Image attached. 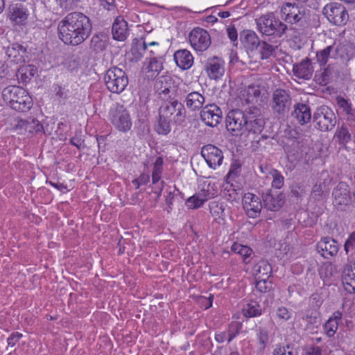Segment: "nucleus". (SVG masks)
<instances>
[{
    "label": "nucleus",
    "mask_w": 355,
    "mask_h": 355,
    "mask_svg": "<svg viewBox=\"0 0 355 355\" xmlns=\"http://www.w3.org/2000/svg\"><path fill=\"white\" fill-rule=\"evenodd\" d=\"M226 128L232 135H258L264 127L265 121L257 107H250L245 111L232 110L227 115Z\"/></svg>",
    "instance_id": "1"
},
{
    "label": "nucleus",
    "mask_w": 355,
    "mask_h": 355,
    "mask_svg": "<svg viewBox=\"0 0 355 355\" xmlns=\"http://www.w3.org/2000/svg\"><path fill=\"white\" fill-rule=\"evenodd\" d=\"M91 31L89 17L79 12L67 14L58 25V37L66 45L82 44L89 37Z\"/></svg>",
    "instance_id": "2"
},
{
    "label": "nucleus",
    "mask_w": 355,
    "mask_h": 355,
    "mask_svg": "<svg viewBox=\"0 0 355 355\" xmlns=\"http://www.w3.org/2000/svg\"><path fill=\"white\" fill-rule=\"evenodd\" d=\"M2 97L12 109L18 112H28L33 105V99L28 92L19 86L6 87L2 92Z\"/></svg>",
    "instance_id": "3"
},
{
    "label": "nucleus",
    "mask_w": 355,
    "mask_h": 355,
    "mask_svg": "<svg viewBox=\"0 0 355 355\" xmlns=\"http://www.w3.org/2000/svg\"><path fill=\"white\" fill-rule=\"evenodd\" d=\"M258 31L262 35L272 39L281 38L290 29L288 26L273 13L263 15L256 19Z\"/></svg>",
    "instance_id": "4"
},
{
    "label": "nucleus",
    "mask_w": 355,
    "mask_h": 355,
    "mask_svg": "<svg viewBox=\"0 0 355 355\" xmlns=\"http://www.w3.org/2000/svg\"><path fill=\"white\" fill-rule=\"evenodd\" d=\"M108 119L119 131L127 132L131 129L132 120L127 109L119 103L114 104L108 112Z\"/></svg>",
    "instance_id": "5"
},
{
    "label": "nucleus",
    "mask_w": 355,
    "mask_h": 355,
    "mask_svg": "<svg viewBox=\"0 0 355 355\" xmlns=\"http://www.w3.org/2000/svg\"><path fill=\"white\" fill-rule=\"evenodd\" d=\"M308 10L297 3H284L280 8L282 19L291 25H303L307 21Z\"/></svg>",
    "instance_id": "6"
},
{
    "label": "nucleus",
    "mask_w": 355,
    "mask_h": 355,
    "mask_svg": "<svg viewBox=\"0 0 355 355\" xmlns=\"http://www.w3.org/2000/svg\"><path fill=\"white\" fill-rule=\"evenodd\" d=\"M159 114L168 118L175 124L181 125L185 121L187 111L184 105L178 99L171 98L159 107Z\"/></svg>",
    "instance_id": "7"
},
{
    "label": "nucleus",
    "mask_w": 355,
    "mask_h": 355,
    "mask_svg": "<svg viewBox=\"0 0 355 355\" xmlns=\"http://www.w3.org/2000/svg\"><path fill=\"white\" fill-rule=\"evenodd\" d=\"M154 89L159 95H168L171 98L175 93V96L180 98V96L187 93L185 85L177 86L176 78L171 75H164L158 77L154 84Z\"/></svg>",
    "instance_id": "8"
},
{
    "label": "nucleus",
    "mask_w": 355,
    "mask_h": 355,
    "mask_svg": "<svg viewBox=\"0 0 355 355\" xmlns=\"http://www.w3.org/2000/svg\"><path fill=\"white\" fill-rule=\"evenodd\" d=\"M104 81L107 89L116 94L122 92L128 84V78L125 71L116 67L107 71Z\"/></svg>",
    "instance_id": "9"
},
{
    "label": "nucleus",
    "mask_w": 355,
    "mask_h": 355,
    "mask_svg": "<svg viewBox=\"0 0 355 355\" xmlns=\"http://www.w3.org/2000/svg\"><path fill=\"white\" fill-rule=\"evenodd\" d=\"M322 14L333 25L343 26L349 20V15L345 7L339 3L331 2L322 8Z\"/></svg>",
    "instance_id": "10"
},
{
    "label": "nucleus",
    "mask_w": 355,
    "mask_h": 355,
    "mask_svg": "<svg viewBox=\"0 0 355 355\" xmlns=\"http://www.w3.org/2000/svg\"><path fill=\"white\" fill-rule=\"evenodd\" d=\"M315 128L322 132L331 131L336 125V116L334 112L326 106L318 107L313 114Z\"/></svg>",
    "instance_id": "11"
},
{
    "label": "nucleus",
    "mask_w": 355,
    "mask_h": 355,
    "mask_svg": "<svg viewBox=\"0 0 355 355\" xmlns=\"http://www.w3.org/2000/svg\"><path fill=\"white\" fill-rule=\"evenodd\" d=\"M291 103V98L287 91L277 89L273 92L272 109L274 113L284 116L288 112Z\"/></svg>",
    "instance_id": "12"
},
{
    "label": "nucleus",
    "mask_w": 355,
    "mask_h": 355,
    "mask_svg": "<svg viewBox=\"0 0 355 355\" xmlns=\"http://www.w3.org/2000/svg\"><path fill=\"white\" fill-rule=\"evenodd\" d=\"M29 16L27 4L24 2H15L8 8V18L13 25L24 26Z\"/></svg>",
    "instance_id": "13"
},
{
    "label": "nucleus",
    "mask_w": 355,
    "mask_h": 355,
    "mask_svg": "<svg viewBox=\"0 0 355 355\" xmlns=\"http://www.w3.org/2000/svg\"><path fill=\"white\" fill-rule=\"evenodd\" d=\"M189 40L191 46L198 51L207 50L211 44V37L208 32L199 27L190 32Z\"/></svg>",
    "instance_id": "14"
},
{
    "label": "nucleus",
    "mask_w": 355,
    "mask_h": 355,
    "mask_svg": "<svg viewBox=\"0 0 355 355\" xmlns=\"http://www.w3.org/2000/svg\"><path fill=\"white\" fill-rule=\"evenodd\" d=\"M242 205L246 214L251 218L259 217L263 207L260 198L250 192L243 195Z\"/></svg>",
    "instance_id": "15"
},
{
    "label": "nucleus",
    "mask_w": 355,
    "mask_h": 355,
    "mask_svg": "<svg viewBox=\"0 0 355 355\" xmlns=\"http://www.w3.org/2000/svg\"><path fill=\"white\" fill-rule=\"evenodd\" d=\"M333 203L337 209H343L352 202V196L349 185L343 182H339L332 192Z\"/></svg>",
    "instance_id": "16"
},
{
    "label": "nucleus",
    "mask_w": 355,
    "mask_h": 355,
    "mask_svg": "<svg viewBox=\"0 0 355 355\" xmlns=\"http://www.w3.org/2000/svg\"><path fill=\"white\" fill-rule=\"evenodd\" d=\"M201 120L208 126L216 127L222 120L221 109L215 103L204 106L200 113Z\"/></svg>",
    "instance_id": "17"
},
{
    "label": "nucleus",
    "mask_w": 355,
    "mask_h": 355,
    "mask_svg": "<svg viewBox=\"0 0 355 355\" xmlns=\"http://www.w3.org/2000/svg\"><path fill=\"white\" fill-rule=\"evenodd\" d=\"M201 155L211 168L215 169L222 164L223 153L220 148L214 145L208 144L203 146L201 150Z\"/></svg>",
    "instance_id": "18"
},
{
    "label": "nucleus",
    "mask_w": 355,
    "mask_h": 355,
    "mask_svg": "<svg viewBox=\"0 0 355 355\" xmlns=\"http://www.w3.org/2000/svg\"><path fill=\"white\" fill-rule=\"evenodd\" d=\"M205 70L210 79L218 80L225 73V62L217 56L209 58L206 61Z\"/></svg>",
    "instance_id": "19"
},
{
    "label": "nucleus",
    "mask_w": 355,
    "mask_h": 355,
    "mask_svg": "<svg viewBox=\"0 0 355 355\" xmlns=\"http://www.w3.org/2000/svg\"><path fill=\"white\" fill-rule=\"evenodd\" d=\"M317 250L325 259L335 256L338 251V244L336 240L329 237L322 238L317 243Z\"/></svg>",
    "instance_id": "20"
},
{
    "label": "nucleus",
    "mask_w": 355,
    "mask_h": 355,
    "mask_svg": "<svg viewBox=\"0 0 355 355\" xmlns=\"http://www.w3.org/2000/svg\"><path fill=\"white\" fill-rule=\"evenodd\" d=\"M341 48L340 44L334 43L316 53V59L320 67H325L329 58H337L341 56L339 51Z\"/></svg>",
    "instance_id": "21"
},
{
    "label": "nucleus",
    "mask_w": 355,
    "mask_h": 355,
    "mask_svg": "<svg viewBox=\"0 0 355 355\" xmlns=\"http://www.w3.org/2000/svg\"><path fill=\"white\" fill-rule=\"evenodd\" d=\"M314 67L311 60L308 58L303 59L300 63L295 64L293 67V74L296 77L304 80L311 79Z\"/></svg>",
    "instance_id": "22"
},
{
    "label": "nucleus",
    "mask_w": 355,
    "mask_h": 355,
    "mask_svg": "<svg viewBox=\"0 0 355 355\" xmlns=\"http://www.w3.org/2000/svg\"><path fill=\"white\" fill-rule=\"evenodd\" d=\"M6 53L11 62L22 64L26 61V49L19 44L15 43L9 46Z\"/></svg>",
    "instance_id": "23"
},
{
    "label": "nucleus",
    "mask_w": 355,
    "mask_h": 355,
    "mask_svg": "<svg viewBox=\"0 0 355 355\" xmlns=\"http://www.w3.org/2000/svg\"><path fill=\"white\" fill-rule=\"evenodd\" d=\"M112 33L113 39L117 41H124L128 35L127 21L121 17H117L112 24Z\"/></svg>",
    "instance_id": "24"
},
{
    "label": "nucleus",
    "mask_w": 355,
    "mask_h": 355,
    "mask_svg": "<svg viewBox=\"0 0 355 355\" xmlns=\"http://www.w3.org/2000/svg\"><path fill=\"white\" fill-rule=\"evenodd\" d=\"M174 60L177 66L182 70L190 69L193 64V57L189 51L180 49L173 55Z\"/></svg>",
    "instance_id": "25"
},
{
    "label": "nucleus",
    "mask_w": 355,
    "mask_h": 355,
    "mask_svg": "<svg viewBox=\"0 0 355 355\" xmlns=\"http://www.w3.org/2000/svg\"><path fill=\"white\" fill-rule=\"evenodd\" d=\"M159 49V44L156 42H151L149 43L145 41L143 43L137 46V48H132V52L135 55L136 59H140L144 56V52L148 51L150 54L149 58L154 56H160L157 52Z\"/></svg>",
    "instance_id": "26"
},
{
    "label": "nucleus",
    "mask_w": 355,
    "mask_h": 355,
    "mask_svg": "<svg viewBox=\"0 0 355 355\" xmlns=\"http://www.w3.org/2000/svg\"><path fill=\"white\" fill-rule=\"evenodd\" d=\"M184 102L189 110L198 111L202 109L205 102V97L198 92H191L187 94Z\"/></svg>",
    "instance_id": "27"
},
{
    "label": "nucleus",
    "mask_w": 355,
    "mask_h": 355,
    "mask_svg": "<svg viewBox=\"0 0 355 355\" xmlns=\"http://www.w3.org/2000/svg\"><path fill=\"white\" fill-rule=\"evenodd\" d=\"M292 116L297 119L300 125L310 122L311 114L309 106L304 103H297L294 106Z\"/></svg>",
    "instance_id": "28"
},
{
    "label": "nucleus",
    "mask_w": 355,
    "mask_h": 355,
    "mask_svg": "<svg viewBox=\"0 0 355 355\" xmlns=\"http://www.w3.org/2000/svg\"><path fill=\"white\" fill-rule=\"evenodd\" d=\"M241 41L248 51H254L259 47L261 40L257 33L251 30H244L241 33Z\"/></svg>",
    "instance_id": "29"
},
{
    "label": "nucleus",
    "mask_w": 355,
    "mask_h": 355,
    "mask_svg": "<svg viewBox=\"0 0 355 355\" xmlns=\"http://www.w3.org/2000/svg\"><path fill=\"white\" fill-rule=\"evenodd\" d=\"M149 61L144 65V71L148 78H153L163 69V58L162 56L148 58Z\"/></svg>",
    "instance_id": "30"
},
{
    "label": "nucleus",
    "mask_w": 355,
    "mask_h": 355,
    "mask_svg": "<svg viewBox=\"0 0 355 355\" xmlns=\"http://www.w3.org/2000/svg\"><path fill=\"white\" fill-rule=\"evenodd\" d=\"M200 189L198 193L200 195L205 202L214 198L217 196L218 189L214 182L210 180H205L200 184Z\"/></svg>",
    "instance_id": "31"
},
{
    "label": "nucleus",
    "mask_w": 355,
    "mask_h": 355,
    "mask_svg": "<svg viewBox=\"0 0 355 355\" xmlns=\"http://www.w3.org/2000/svg\"><path fill=\"white\" fill-rule=\"evenodd\" d=\"M334 138L339 145L345 146L352 140V135L347 124L343 123L338 125L335 132Z\"/></svg>",
    "instance_id": "32"
},
{
    "label": "nucleus",
    "mask_w": 355,
    "mask_h": 355,
    "mask_svg": "<svg viewBox=\"0 0 355 355\" xmlns=\"http://www.w3.org/2000/svg\"><path fill=\"white\" fill-rule=\"evenodd\" d=\"M343 314L340 311H336L325 322L324 325V332L328 337H333L338 327V324L342 319Z\"/></svg>",
    "instance_id": "33"
},
{
    "label": "nucleus",
    "mask_w": 355,
    "mask_h": 355,
    "mask_svg": "<svg viewBox=\"0 0 355 355\" xmlns=\"http://www.w3.org/2000/svg\"><path fill=\"white\" fill-rule=\"evenodd\" d=\"M223 196L231 203L239 202L241 198L243 196V191L240 187L230 184L225 185Z\"/></svg>",
    "instance_id": "34"
},
{
    "label": "nucleus",
    "mask_w": 355,
    "mask_h": 355,
    "mask_svg": "<svg viewBox=\"0 0 355 355\" xmlns=\"http://www.w3.org/2000/svg\"><path fill=\"white\" fill-rule=\"evenodd\" d=\"M37 68L32 64L21 66L16 72V76L19 83L26 84L35 76Z\"/></svg>",
    "instance_id": "35"
},
{
    "label": "nucleus",
    "mask_w": 355,
    "mask_h": 355,
    "mask_svg": "<svg viewBox=\"0 0 355 355\" xmlns=\"http://www.w3.org/2000/svg\"><path fill=\"white\" fill-rule=\"evenodd\" d=\"M263 206L269 211H275L280 209L283 205L282 198L274 196L270 192L263 193Z\"/></svg>",
    "instance_id": "36"
},
{
    "label": "nucleus",
    "mask_w": 355,
    "mask_h": 355,
    "mask_svg": "<svg viewBox=\"0 0 355 355\" xmlns=\"http://www.w3.org/2000/svg\"><path fill=\"white\" fill-rule=\"evenodd\" d=\"M343 284L347 293H355V263L350 266V268L343 276Z\"/></svg>",
    "instance_id": "37"
},
{
    "label": "nucleus",
    "mask_w": 355,
    "mask_h": 355,
    "mask_svg": "<svg viewBox=\"0 0 355 355\" xmlns=\"http://www.w3.org/2000/svg\"><path fill=\"white\" fill-rule=\"evenodd\" d=\"M272 273V267L266 260H261L253 267L255 279H268Z\"/></svg>",
    "instance_id": "38"
},
{
    "label": "nucleus",
    "mask_w": 355,
    "mask_h": 355,
    "mask_svg": "<svg viewBox=\"0 0 355 355\" xmlns=\"http://www.w3.org/2000/svg\"><path fill=\"white\" fill-rule=\"evenodd\" d=\"M337 104L342 113L346 116L347 121L355 122V108L352 103L340 97L337 99Z\"/></svg>",
    "instance_id": "39"
},
{
    "label": "nucleus",
    "mask_w": 355,
    "mask_h": 355,
    "mask_svg": "<svg viewBox=\"0 0 355 355\" xmlns=\"http://www.w3.org/2000/svg\"><path fill=\"white\" fill-rule=\"evenodd\" d=\"M242 313L246 318H254L261 315L262 309L257 302L251 300L243 306Z\"/></svg>",
    "instance_id": "40"
},
{
    "label": "nucleus",
    "mask_w": 355,
    "mask_h": 355,
    "mask_svg": "<svg viewBox=\"0 0 355 355\" xmlns=\"http://www.w3.org/2000/svg\"><path fill=\"white\" fill-rule=\"evenodd\" d=\"M231 250L234 253L241 255L245 263L247 264L250 263L251 260L250 257L253 252L252 250L250 247L247 245H243L240 243H234L232 245Z\"/></svg>",
    "instance_id": "41"
},
{
    "label": "nucleus",
    "mask_w": 355,
    "mask_h": 355,
    "mask_svg": "<svg viewBox=\"0 0 355 355\" xmlns=\"http://www.w3.org/2000/svg\"><path fill=\"white\" fill-rule=\"evenodd\" d=\"M171 120L167 117H163L162 114H159V119L155 125V130L159 135H166L171 130Z\"/></svg>",
    "instance_id": "42"
},
{
    "label": "nucleus",
    "mask_w": 355,
    "mask_h": 355,
    "mask_svg": "<svg viewBox=\"0 0 355 355\" xmlns=\"http://www.w3.org/2000/svg\"><path fill=\"white\" fill-rule=\"evenodd\" d=\"M301 147V141L297 137L287 138L284 145V149L285 152L292 155H294L295 153H298Z\"/></svg>",
    "instance_id": "43"
},
{
    "label": "nucleus",
    "mask_w": 355,
    "mask_h": 355,
    "mask_svg": "<svg viewBox=\"0 0 355 355\" xmlns=\"http://www.w3.org/2000/svg\"><path fill=\"white\" fill-rule=\"evenodd\" d=\"M163 164L164 160L162 157H157L153 164L152 171V182L154 184L158 183L161 179V176L163 172Z\"/></svg>",
    "instance_id": "44"
},
{
    "label": "nucleus",
    "mask_w": 355,
    "mask_h": 355,
    "mask_svg": "<svg viewBox=\"0 0 355 355\" xmlns=\"http://www.w3.org/2000/svg\"><path fill=\"white\" fill-rule=\"evenodd\" d=\"M325 187L326 185L324 183L314 184L311 193V199L313 200L315 202L323 200L326 198Z\"/></svg>",
    "instance_id": "45"
},
{
    "label": "nucleus",
    "mask_w": 355,
    "mask_h": 355,
    "mask_svg": "<svg viewBox=\"0 0 355 355\" xmlns=\"http://www.w3.org/2000/svg\"><path fill=\"white\" fill-rule=\"evenodd\" d=\"M90 44L96 52L103 51L107 47V42L103 35H94L91 39Z\"/></svg>",
    "instance_id": "46"
},
{
    "label": "nucleus",
    "mask_w": 355,
    "mask_h": 355,
    "mask_svg": "<svg viewBox=\"0 0 355 355\" xmlns=\"http://www.w3.org/2000/svg\"><path fill=\"white\" fill-rule=\"evenodd\" d=\"M211 214L216 218H223L225 216V206L223 203L212 201L209 205Z\"/></svg>",
    "instance_id": "47"
},
{
    "label": "nucleus",
    "mask_w": 355,
    "mask_h": 355,
    "mask_svg": "<svg viewBox=\"0 0 355 355\" xmlns=\"http://www.w3.org/2000/svg\"><path fill=\"white\" fill-rule=\"evenodd\" d=\"M248 103H257V98L261 94V89L259 85H250L245 90Z\"/></svg>",
    "instance_id": "48"
},
{
    "label": "nucleus",
    "mask_w": 355,
    "mask_h": 355,
    "mask_svg": "<svg viewBox=\"0 0 355 355\" xmlns=\"http://www.w3.org/2000/svg\"><path fill=\"white\" fill-rule=\"evenodd\" d=\"M242 325L239 322H232L229 324L228 328L226 330L228 336V343H230L234 338H235L239 334Z\"/></svg>",
    "instance_id": "49"
},
{
    "label": "nucleus",
    "mask_w": 355,
    "mask_h": 355,
    "mask_svg": "<svg viewBox=\"0 0 355 355\" xmlns=\"http://www.w3.org/2000/svg\"><path fill=\"white\" fill-rule=\"evenodd\" d=\"M205 202V200L196 193L186 200L185 205L188 208L195 209L202 207Z\"/></svg>",
    "instance_id": "50"
},
{
    "label": "nucleus",
    "mask_w": 355,
    "mask_h": 355,
    "mask_svg": "<svg viewBox=\"0 0 355 355\" xmlns=\"http://www.w3.org/2000/svg\"><path fill=\"white\" fill-rule=\"evenodd\" d=\"M43 130L42 124L35 119H27L26 132L29 134L37 133Z\"/></svg>",
    "instance_id": "51"
},
{
    "label": "nucleus",
    "mask_w": 355,
    "mask_h": 355,
    "mask_svg": "<svg viewBox=\"0 0 355 355\" xmlns=\"http://www.w3.org/2000/svg\"><path fill=\"white\" fill-rule=\"evenodd\" d=\"M272 355H297L291 345H277L272 352Z\"/></svg>",
    "instance_id": "52"
},
{
    "label": "nucleus",
    "mask_w": 355,
    "mask_h": 355,
    "mask_svg": "<svg viewBox=\"0 0 355 355\" xmlns=\"http://www.w3.org/2000/svg\"><path fill=\"white\" fill-rule=\"evenodd\" d=\"M259 46V53L262 60L269 58L275 51V47L264 41H261Z\"/></svg>",
    "instance_id": "53"
},
{
    "label": "nucleus",
    "mask_w": 355,
    "mask_h": 355,
    "mask_svg": "<svg viewBox=\"0 0 355 355\" xmlns=\"http://www.w3.org/2000/svg\"><path fill=\"white\" fill-rule=\"evenodd\" d=\"M323 67L324 68H321L320 71L317 70L315 71V76L317 81L320 84H327L330 79L331 71L329 69V67Z\"/></svg>",
    "instance_id": "54"
},
{
    "label": "nucleus",
    "mask_w": 355,
    "mask_h": 355,
    "mask_svg": "<svg viewBox=\"0 0 355 355\" xmlns=\"http://www.w3.org/2000/svg\"><path fill=\"white\" fill-rule=\"evenodd\" d=\"M256 279V288L260 293H266L272 288V282L268 279Z\"/></svg>",
    "instance_id": "55"
},
{
    "label": "nucleus",
    "mask_w": 355,
    "mask_h": 355,
    "mask_svg": "<svg viewBox=\"0 0 355 355\" xmlns=\"http://www.w3.org/2000/svg\"><path fill=\"white\" fill-rule=\"evenodd\" d=\"M271 175L272 176V187L273 188L279 189H281L284 184V178L281 174V173L277 170H274Z\"/></svg>",
    "instance_id": "56"
},
{
    "label": "nucleus",
    "mask_w": 355,
    "mask_h": 355,
    "mask_svg": "<svg viewBox=\"0 0 355 355\" xmlns=\"http://www.w3.org/2000/svg\"><path fill=\"white\" fill-rule=\"evenodd\" d=\"M301 319L306 323V324L314 325L318 322V317L313 314L312 311H306L300 313Z\"/></svg>",
    "instance_id": "57"
},
{
    "label": "nucleus",
    "mask_w": 355,
    "mask_h": 355,
    "mask_svg": "<svg viewBox=\"0 0 355 355\" xmlns=\"http://www.w3.org/2000/svg\"><path fill=\"white\" fill-rule=\"evenodd\" d=\"M268 331L266 329L259 328L257 333V339L261 347L263 349L266 347L268 342Z\"/></svg>",
    "instance_id": "58"
},
{
    "label": "nucleus",
    "mask_w": 355,
    "mask_h": 355,
    "mask_svg": "<svg viewBox=\"0 0 355 355\" xmlns=\"http://www.w3.org/2000/svg\"><path fill=\"white\" fill-rule=\"evenodd\" d=\"M355 249V231L351 233L344 245V250L346 254L354 251Z\"/></svg>",
    "instance_id": "59"
},
{
    "label": "nucleus",
    "mask_w": 355,
    "mask_h": 355,
    "mask_svg": "<svg viewBox=\"0 0 355 355\" xmlns=\"http://www.w3.org/2000/svg\"><path fill=\"white\" fill-rule=\"evenodd\" d=\"M277 316L284 321L288 320L292 315V313L291 311H288V309H286L284 306L279 307L276 312Z\"/></svg>",
    "instance_id": "60"
},
{
    "label": "nucleus",
    "mask_w": 355,
    "mask_h": 355,
    "mask_svg": "<svg viewBox=\"0 0 355 355\" xmlns=\"http://www.w3.org/2000/svg\"><path fill=\"white\" fill-rule=\"evenodd\" d=\"M292 195L296 198H300L305 193L304 187L298 183L292 184L291 188Z\"/></svg>",
    "instance_id": "61"
},
{
    "label": "nucleus",
    "mask_w": 355,
    "mask_h": 355,
    "mask_svg": "<svg viewBox=\"0 0 355 355\" xmlns=\"http://www.w3.org/2000/svg\"><path fill=\"white\" fill-rule=\"evenodd\" d=\"M22 336V334L19 332H12L7 338L8 345L12 347H14L19 341Z\"/></svg>",
    "instance_id": "62"
},
{
    "label": "nucleus",
    "mask_w": 355,
    "mask_h": 355,
    "mask_svg": "<svg viewBox=\"0 0 355 355\" xmlns=\"http://www.w3.org/2000/svg\"><path fill=\"white\" fill-rule=\"evenodd\" d=\"M70 144L76 146L78 150H82L85 148L84 140L82 139L80 136L76 135L70 139Z\"/></svg>",
    "instance_id": "63"
},
{
    "label": "nucleus",
    "mask_w": 355,
    "mask_h": 355,
    "mask_svg": "<svg viewBox=\"0 0 355 355\" xmlns=\"http://www.w3.org/2000/svg\"><path fill=\"white\" fill-rule=\"evenodd\" d=\"M226 31H227L228 37L232 42H237V39H238L237 30L234 25L227 26Z\"/></svg>",
    "instance_id": "64"
}]
</instances>
